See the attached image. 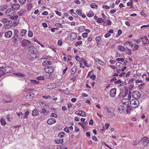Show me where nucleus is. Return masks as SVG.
I'll return each mask as SVG.
<instances>
[{"mask_svg":"<svg viewBox=\"0 0 149 149\" xmlns=\"http://www.w3.org/2000/svg\"><path fill=\"white\" fill-rule=\"evenodd\" d=\"M85 30V28L84 26H81L79 27L77 29L79 32H82L84 31Z\"/></svg>","mask_w":149,"mask_h":149,"instance_id":"32","label":"nucleus"},{"mask_svg":"<svg viewBox=\"0 0 149 149\" xmlns=\"http://www.w3.org/2000/svg\"><path fill=\"white\" fill-rule=\"evenodd\" d=\"M10 18L11 19L15 20L18 17V16L17 15H14V16H10Z\"/></svg>","mask_w":149,"mask_h":149,"instance_id":"39","label":"nucleus"},{"mask_svg":"<svg viewBox=\"0 0 149 149\" xmlns=\"http://www.w3.org/2000/svg\"><path fill=\"white\" fill-rule=\"evenodd\" d=\"M66 134L63 132H59L58 135V136L60 138H62L65 136Z\"/></svg>","mask_w":149,"mask_h":149,"instance_id":"27","label":"nucleus"},{"mask_svg":"<svg viewBox=\"0 0 149 149\" xmlns=\"http://www.w3.org/2000/svg\"><path fill=\"white\" fill-rule=\"evenodd\" d=\"M55 142L57 144L62 143L63 142V139H56L55 140Z\"/></svg>","mask_w":149,"mask_h":149,"instance_id":"35","label":"nucleus"},{"mask_svg":"<svg viewBox=\"0 0 149 149\" xmlns=\"http://www.w3.org/2000/svg\"><path fill=\"white\" fill-rule=\"evenodd\" d=\"M76 115L78 116L80 115L81 116L86 117V115L85 113L82 111H77L75 112Z\"/></svg>","mask_w":149,"mask_h":149,"instance_id":"13","label":"nucleus"},{"mask_svg":"<svg viewBox=\"0 0 149 149\" xmlns=\"http://www.w3.org/2000/svg\"><path fill=\"white\" fill-rule=\"evenodd\" d=\"M70 36L71 40H75L77 37V34L75 33H72L68 34Z\"/></svg>","mask_w":149,"mask_h":149,"instance_id":"14","label":"nucleus"},{"mask_svg":"<svg viewBox=\"0 0 149 149\" xmlns=\"http://www.w3.org/2000/svg\"><path fill=\"white\" fill-rule=\"evenodd\" d=\"M131 47L132 51H135L138 49L139 45L135 43H134L132 44Z\"/></svg>","mask_w":149,"mask_h":149,"instance_id":"23","label":"nucleus"},{"mask_svg":"<svg viewBox=\"0 0 149 149\" xmlns=\"http://www.w3.org/2000/svg\"><path fill=\"white\" fill-rule=\"evenodd\" d=\"M117 48L118 49L122 52H123L125 50V47L122 45H119L117 46Z\"/></svg>","mask_w":149,"mask_h":149,"instance_id":"21","label":"nucleus"},{"mask_svg":"<svg viewBox=\"0 0 149 149\" xmlns=\"http://www.w3.org/2000/svg\"><path fill=\"white\" fill-rule=\"evenodd\" d=\"M57 43L59 46H61L62 44V40H59L58 41Z\"/></svg>","mask_w":149,"mask_h":149,"instance_id":"63","label":"nucleus"},{"mask_svg":"<svg viewBox=\"0 0 149 149\" xmlns=\"http://www.w3.org/2000/svg\"><path fill=\"white\" fill-rule=\"evenodd\" d=\"M27 50L29 52H31L32 54H33L34 55L36 54L35 52V48L33 46H30L27 47Z\"/></svg>","mask_w":149,"mask_h":149,"instance_id":"10","label":"nucleus"},{"mask_svg":"<svg viewBox=\"0 0 149 149\" xmlns=\"http://www.w3.org/2000/svg\"><path fill=\"white\" fill-rule=\"evenodd\" d=\"M54 84H51L49 86V88H50V89H54L55 88V86H54Z\"/></svg>","mask_w":149,"mask_h":149,"instance_id":"62","label":"nucleus"},{"mask_svg":"<svg viewBox=\"0 0 149 149\" xmlns=\"http://www.w3.org/2000/svg\"><path fill=\"white\" fill-rule=\"evenodd\" d=\"M116 88L111 89L109 91L110 95L112 97H114L116 94Z\"/></svg>","mask_w":149,"mask_h":149,"instance_id":"9","label":"nucleus"},{"mask_svg":"<svg viewBox=\"0 0 149 149\" xmlns=\"http://www.w3.org/2000/svg\"><path fill=\"white\" fill-rule=\"evenodd\" d=\"M52 63V62L51 61L46 60L43 61L42 64L43 66H45L48 65H51Z\"/></svg>","mask_w":149,"mask_h":149,"instance_id":"17","label":"nucleus"},{"mask_svg":"<svg viewBox=\"0 0 149 149\" xmlns=\"http://www.w3.org/2000/svg\"><path fill=\"white\" fill-rule=\"evenodd\" d=\"M141 39L144 44H147L149 43L148 39L146 36L141 38Z\"/></svg>","mask_w":149,"mask_h":149,"instance_id":"15","label":"nucleus"},{"mask_svg":"<svg viewBox=\"0 0 149 149\" xmlns=\"http://www.w3.org/2000/svg\"><path fill=\"white\" fill-rule=\"evenodd\" d=\"M132 42L131 41H127L125 42L124 43V45H129V46H131L132 45Z\"/></svg>","mask_w":149,"mask_h":149,"instance_id":"45","label":"nucleus"},{"mask_svg":"<svg viewBox=\"0 0 149 149\" xmlns=\"http://www.w3.org/2000/svg\"><path fill=\"white\" fill-rule=\"evenodd\" d=\"M17 115L20 119H24V114L22 112L20 111L18 113H17Z\"/></svg>","mask_w":149,"mask_h":149,"instance_id":"28","label":"nucleus"},{"mask_svg":"<svg viewBox=\"0 0 149 149\" xmlns=\"http://www.w3.org/2000/svg\"><path fill=\"white\" fill-rule=\"evenodd\" d=\"M139 102L136 99H132L130 101V106L132 107H136L139 105Z\"/></svg>","mask_w":149,"mask_h":149,"instance_id":"1","label":"nucleus"},{"mask_svg":"<svg viewBox=\"0 0 149 149\" xmlns=\"http://www.w3.org/2000/svg\"><path fill=\"white\" fill-rule=\"evenodd\" d=\"M11 7L14 10H17L20 8V5L18 3H14L11 6Z\"/></svg>","mask_w":149,"mask_h":149,"instance_id":"16","label":"nucleus"},{"mask_svg":"<svg viewBox=\"0 0 149 149\" xmlns=\"http://www.w3.org/2000/svg\"><path fill=\"white\" fill-rule=\"evenodd\" d=\"M1 22H2L5 25V27L6 26H8L12 23V21L11 20H9L8 19L6 18H3L1 20Z\"/></svg>","mask_w":149,"mask_h":149,"instance_id":"2","label":"nucleus"},{"mask_svg":"<svg viewBox=\"0 0 149 149\" xmlns=\"http://www.w3.org/2000/svg\"><path fill=\"white\" fill-rule=\"evenodd\" d=\"M80 61L81 62H83L84 65L86 67H90V64H88L87 61L84 58H81Z\"/></svg>","mask_w":149,"mask_h":149,"instance_id":"20","label":"nucleus"},{"mask_svg":"<svg viewBox=\"0 0 149 149\" xmlns=\"http://www.w3.org/2000/svg\"><path fill=\"white\" fill-rule=\"evenodd\" d=\"M24 12V10H20L18 12V14L19 16H21L22 15Z\"/></svg>","mask_w":149,"mask_h":149,"instance_id":"49","label":"nucleus"},{"mask_svg":"<svg viewBox=\"0 0 149 149\" xmlns=\"http://www.w3.org/2000/svg\"><path fill=\"white\" fill-rule=\"evenodd\" d=\"M124 61V59L122 58H117L116 59V61H120L123 62Z\"/></svg>","mask_w":149,"mask_h":149,"instance_id":"56","label":"nucleus"},{"mask_svg":"<svg viewBox=\"0 0 149 149\" xmlns=\"http://www.w3.org/2000/svg\"><path fill=\"white\" fill-rule=\"evenodd\" d=\"M132 97L134 99H139L140 97V93L138 91H134L132 93Z\"/></svg>","mask_w":149,"mask_h":149,"instance_id":"7","label":"nucleus"},{"mask_svg":"<svg viewBox=\"0 0 149 149\" xmlns=\"http://www.w3.org/2000/svg\"><path fill=\"white\" fill-rule=\"evenodd\" d=\"M12 35V32L11 31H8L6 32L5 34V36L6 38H10Z\"/></svg>","mask_w":149,"mask_h":149,"instance_id":"18","label":"nucleus"},{"mask_svg":"<svg viewBox=\"0 0 149 149\" xmlns=\"http://www.w3.org/2000/svg\"><path fill=\"white\" fill-rule=\"evenodd\" d=\"M87 35H88L87 33H84L82 34V36L84 38L87 37Z\"/></svg>","mask_w":149,"mask_h":149,"instance_id":"64","label":"nucleus"},{"mask_svg":"<svg viewBox=\"0 0 149 149\" xmlns=\"http://www.w3.org/2000/svg\"><path fill=\"white\" fill-rule=\"evenodd\" d=\"M95 61L101 65L104 66L105 65V63L104 62L100 60L98 58H95Z\"/></svg>","mask_w":149,"mask_h":149,"instance_id":"22","label":"nucleus"},{"mask_svg":"<svg viewBox=\"0 0 149 149\" xmlns=\"http://www.w3.org/2000/svg\"><path fill=\"white\" fill-rule=\"evenodd\" d=\"M76 12L79 15L81 16L82 18H84L86 17L85 15L82 13L81 10L77 9L76 10Z\"/></svg>","mask_w":149,"mask_h":149,"instance_id":"19","label":"nucleus"},{"mask_svg":"<svg viewBox=\"0 0 149 149\" xmlns=\"http://www.w3.org/2000/svg\"><path fill=\"white\" fill-rule=\"evenodd\" d=\"M32 114L33 116H36L39 114L38 111L37 109H34L32 111Z\"/></svg>","mask_w":149,"mask_h":149,"instance_id":"25","label":"nucleus"},{"mask_svg":"<svg viewBox=\"0 0 149 149\" xmlns=\"http://www.w3.org/2000/svg\"><path fill=\"white\" fill-rule=\"evenodd\" d=\"M126 52L127 54H130L131 53V50L129 49H128L126 50Z\"/></svg>","mask_w":149,"mask_h":149,"instance_id":"59","label":"nucleus"},{"mask_svg":"<svg viewBox=\"0 0 149 149\" xmlns=\"http://www.w3.org/2000/svg\"><path fill=\"white\" fill-rule=\"evenodd\" d=\"M44 70L46 73L49 74L53 73L54 71L53 67L51 66H47L44 68Z\"/></svg>","mask_w":149,"mask_h":149,"instance_id":"3","label":"nucleus"},{"mask_svg":"<svg viewBox=\"0 0 149 149\" xmlns=\"http://www.w3.org/2000/svg\"><path fill=\"white\" fill-rule=\"evenodd\" d=\"M5 74L4 69L3 70H0V77L4 75Z\"/></svg>","mask_w":149,"mask_h":149,"instance_id":"48","label":"nucleus"},{"mask_svg":"<svg viewBox=\"0 0 149 149\" xmlns=\"http://www.w3.org/2000/svg\"><path fill=\"white\" fill-rule=\"evenodd\" d=\"M34 96V94L32 92L28 93L26 96L27 98L31 99Z\"/></svg>","mask_w":149,"mask_h":149,"instance_id":"31","label":"nucleus"},{"mask_svg":"<svg viewBox=\"0 0 149 149\" xmlns=\"http://www.w3.org/2000/svg\"><path fill=\"white\" fill-rule=\"evenodd\" d=\"M125 107L122 105H120L118 106L117 107V111L120 113H124L125 111Z\"/></svg>","mask_w":149,"mask_h":149,"instance_id":"6","label":"nucleus"},{"mask_svg":"<svg viewBox=\"0 0 149 149\" xmlns=\"http://www.w3.org/2000/svg\"><path fill=\"white\" fill-rule=\"evenodd\" d=\"M55 88H57L59 87L60 86L61 83L59 82H58L55 83H54Z\"/></svg>","mask_w":149,"mask_h":149,"instance_id":"47","label":"nucleus"},{"mask_svg":"<svg viewBox=\"0 0 149 149\" xmlns=\"http://www.w3.org/2000/svg\"><path fill=\"white\" fill-rule=\"evenodd\" d=\"M111 36V34L108 32L107 33L105 34L104 35V36L105 38H108L109 37Z\"/></svg>","mask_w":149,"mask_h":149,"instance_id":"60","label":"nucleus"},{"mask_svg":"<svg viewBox=\"0 0 149 149\" xmlns=\"http://www.w3.org/2000/svg\"><path fill=\"white\" fill-rule=\"evenodd\" d=\"M130 102V100H129V99L124 98L122 99L121 103L127 106L129 105Z\"/></svg>","mask_w":149,"mask_h":149,"instance_id":"8","label":"nucleus"},{"mask_svg":"<svg viewBox=\"0 0 149 149\" xmlns=\"http://www.w3.org/2000/svg\"><path fill=\"white\" fill-rule=\"evenodd\" d=\"M29 112V111L27 110L25 113L24 115V119H26L28 116Z\"/></svg>","mask_w":149,"mask_h":149,"instance_id":"40","label":"nucleus"},{"mask_svg":"<svg viewBox=\"0 0 149 149\" xmlns=\"http://www.w3.org/2000/svg\"><path fill=\"white\" fill-rule=\"evenodd\" d=\"M4 71L5 73H10L12 72L13 70L12 68L9 66H6L4 68Z\"/></svg>","mask_w":149,"mask_h":149,"instance_id":"12","label":"nucleus"},{"mask_svg":"<svg viewBox=\"0 0 149 149\" xmlns=\"http://www.w3.org/2000/svg\"><path fill=\"white\" fill-rule=\"evenodd\" d=\"M51 117H54V118H57V115L55 113H52L51 115Z\"/></svg>","mask_w":149,"mask_h":149,"instance_id":"61","label":"nucleus"},{"mask_svg":"<svg viewBox=\"0 0 149 149\" xmlns=\"http://www.w3.org/2000/svg\"><path fill=\"white\" fill-rule=\"evenodd\" d=\"M14 36H18V33H19V31L17 29H14Z\"/></svg>","mask_w":149,"mask_h":149,"instance_id":"54","label":"nucleus"},{"mask_svg":"<svg viewBox=\"0 0 149 149\" xmlns=\"http://www.w3.org/2000/svg\"><path fill=\"white\" fill-rule=\"evenodd\" d=\"M116 65L117 68H120L123 65V64L119 62H118L116 63Z\"/></svg>","mask_w":149,"mask_h":149,"instance_id":"38","label":"nucleus"},{"mask_svg":"<svg viewBox=\"0 0 149 149\" xmlns=\"http://www.w3.org/2000/svg\"><path fill=\"white\" fill-rule=\"evenodd\" d=\"M15 13V11L11 8H8L6 11V14L8 16H11L13 15Z\"/></svg>","mask_w":149,"mask_h":149,"instance_id":"4","label":"nucleus"},{"mask_svg":"<svg viewBox=\"0 0 149 149\" xmlns=\"http://www.w3.org/2000/svg\"><path fill=\"white\" fill-rule=\"evenodd\" d=\"M148 139V138L147 137H144L141 140V141L142 142L146 141H148L147 140Z\"/></svg>","mask_w":149,"mask_h":149,"instance_id":"55","label":"nucleus"},{"mask_svg":"<svg viewBox=\"0 0 149 149\" xmlns=\"http://www.w3.org/2000/svg\"><path fill=\"white\" fill-rule=\"evenodd\" d=\"M15 74L17 75V76H20V77H24L25 76V74H22V73H19V72L16 73Z\"/></svg>","mask_w":149,"mask_h":149,"instance_id":"51","label":"nucleus"},{"mask_svg":"<svg viewBox=\"0 0 149 149\" xmlns=\"http://www.w3.org/2000/svg\"><path fill=\"white\" fill-rule=\"evenodd\" d=\"M94 15V13L92 11H90L88 12L87 14V15L88 17H92Z\"/></svg>","mask_w":149,"mask_h":149,"instance_id":"37","label":"nucleus"},{"mask_svg":"<svg viewBox=\"0 0 149 149\" xmlns=\"http://www.w3.org/2000/svg\"><path fill=\"white\" fill-rule=\"evenodd\" d=\"M82 42L81 41H79L75 42V45L76 46H77L79 45L82 44Z\"/></svg>","mask_w":149,"mask_h":149,"instance_id":"50","label":"nucleus"},{"mask_svg":"<svg viewBox=\"0 0 149 149\" xmlns=\"http://www.w3.org/2000/svg\"><path fill=\"white\" fill-rule=\"evenodd\" d=\"M104 22L103 19L101 18H98L97 20V22L98 23H102Z\"/></svg>","mask_w":149,"mask_h":149,"instance_id":"42","label":"nucleus"},{"mask_svg":"<svg viewBox=\"0 0 149 149\" xmlns=\"http://www.w3.org/2000/svg\"><path fill=\"white\" fill-rule=\"evenodd\" d=\"M21 46L24 47H26L31 43V41L25 39H23L21 42Z\"/></svg>","mask_w":149,"mask_h":149,"instance_id":"5","label":"nucleus"},{"mask_svg":"<svg viewBox=\"0 0 149 149\" xmlns=\"http://www.w3.org/2000/svg\"><path fill=\"white\" fill-rule=\"evenodd\" d=\"M19 2L21 4H24L26 1V0H19Z\"/></svg>","mask_w":149,"mask_h":149,"instance_id":"57","label":"nucleus"},{"mask_svg":"<svg viewBox=\"0 0 149 149\" xmlns=\"http://www.w3.org/2000/svg\"><path fill=\"white\" fill-rule=\"evenodd\" d=\"M5 59L2 58H0V68L3 69V66L4 64L5 63Z\"/></svg>","mask_w":149,"mask_h":149,"instance_id":"24","label":"nucleus"},{"mask_svg":"<svg viewBox=\"0 0 149 149\" xmlns=\"http://www.w3.org/2000/svg\"><path fill=\"white\" fill-rule=\"evenodd\" d=\"M30 83L33 84H37L39 83V81L35 80H31Z\"/></svg>","mask_w":149,"mask_h":149,"instance_id":"41","label":"nucleus"},{"mask_svg":"<svg viewBox=\"0 0 149 149\" xmlns=\"http://www.w3.org/2000/svg\"><path fill=\"white\" fill-rule=\"evenodd\" d=\"M131 110V108L130 106H129V105L128 106H127L126 109V112L127 113H130Z\"/></svg>","mask_w":149,"mask_h":149,"instance_id":"43","label":"nucleus"},{"mask_svg":"<svg viewBox=\"0 0 149 149\" xmlns=\"http://www.w3.org/2000/svg\"><path fill=\"white\" fill-rule=\"evenodd\" d=\"M91 7L92 8H97V6L95 3H92L91 4Z\"/></svg>","mask_w":149,"mask_h":149,"instance_id":"52","label":"nucleus"},{"mask_svg":"<svg viewBox=\"0 0 149 149\" xmlns=\"http://www.w3.org/2000/svg\"><path fill=\"white\" fill-rule=\"evenodd\" d=\"M18 37V36H14L12 38V40L13 42L15 43L17 40V38Z\"/></svg>","mask_w":149,"mask_h":149,"instance_id":"44","label":"nucleus"},{"mask_svg":"<svg viewBox=\"0 0 149 149\" xmlns=\"http://www.w3.org/2000/svg\"><path fill=\"white\" fill-rule=\"evenodd\" d=\"M0 122L1 125L3 126H4L6 124L5 119L3 118H2L1 119Z\"/></svg>","mask_w":149,"mask_h":149,"instance_id":"34","label":"nucleus"},{"mask_svg":"<svg viewBox=\"0 0 149 149\" xmlns=\"http://www.w3.org/2000/svg\"><path fill=\"white\" fill-rule=\"evenodd\" d=\"M41 113H42L45 116L48 114V112L47 110L45 108H42L41 109Z\"/></svg>","mask_w":149,"mask_h":149,"instance_id":"29","label":"nucleus"},{"mask_svg":"<svg viewBox=\"0 0 149 149\" xmlns=\"http://www.w3.org/2000/svg\"><path fill=\"white\" fill-rule=\"evenodd\" d=\"M107 112L108 113L109 115L111 117H113L114 116V114L113 112V111L110 110H109L107 111Z\"/></svg>","mask_w":149,"mask_h":149,"instance_id":"33","label":"nucleus"},{"mask_svg":"<svg viewBox=\"0 0 149 149\" xmlns=\"http://www.w3.org/2000/svg\"><path fill=\"white\" fill-rule=\"evenodd\" d=\"M27 32V31L25 29H22L21 30V32L20 33V36H21L22 37L25 35V34Z\"/></svg>","mask_w":149,"mask_h":149,"instance_id":"30","label":"nucleus"},{"mask_svg":"<svg viewBox=\"0 0 149 149\" xmlns=\"http://www.w3.org/2000/svg\"><path fill=\"white\" fill-rule=\"evenodd\" d=\"M19 23V21L18 19H16L13 22V26H15L16 25H17Z\"/></svg>","mask_w":149,"mask_h":149,"instance_id":"36","label":"nucleus"},{"mask_svg":"<svg viewBox=\"0 0 149 149\" xmlns=\"http://www.w3.org/2000/svg\"><path fill=\"white\" fill-rule=\"evenodd\" d=\"M28 36L30 37H32L33 36V33L32 31H28Z\"/></svg>","mask_w":149,"mask_h":149,"instance_id":"53","label":"nucleus"},{"mask_svg":"<svg viewBox=\"0 0 149 149\" xmlns=\"http://www.w3.org/2000/svg\"><path fill=\"white\" fill-rule=\"evenodd\" d=\"M49 48L52 49L54 52H56V49L54 46H51L50 47H49Z\"/></svg>","mask_w":149,"mask_h":149,"instance_id":"58","label":"nucleus"},{"mask_svg":"<svg viewBox=\"0 0 149 149\" xmlns=\"http://www.w3.org/2000/svg\"><path fill=\"white\" fill-rule=\"evenodd\" d=\"M8 7L7 4H3L0 6V11H3L6 9Z\"/></svg>","mask_w":149,"mask_h":149,"instance_id":"26","label":"nucleus"},{"mask_svg":"<svg viewBox=\"0 0 149 149\" xmlns=\"http://www.w3.org/2000/svg\"><path fill=\"white\" fill-rule=\"evenodd\" d=\"M95 39L97 41V44H99L101 40V38L99 37H97Z\"/></svg>","mask_w":149,"mask_h":149,"instance_id":"46","label":"nucleus"},{"mask_svg":"<svg viewBox=\"0 0 149 149\" xmlns=\"http://www.w3.org/2000/svg\"><path fill=\"white\" fill-rule=\"evenodd\" d=\"M47 123L49 125H52L56 122V120L54 118H50L47 120Z\"/></svg>","mask_w":149,"mask_h":149,"instance_id":"11","label":"nucleus"}]
</instances>
